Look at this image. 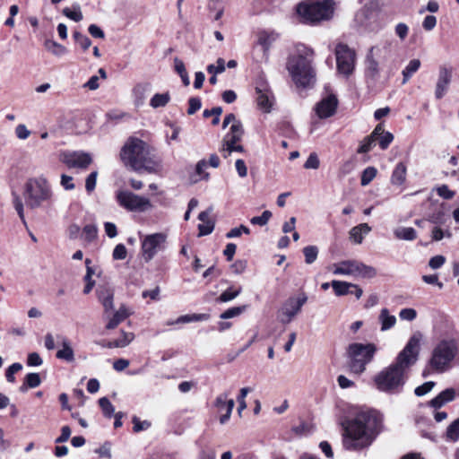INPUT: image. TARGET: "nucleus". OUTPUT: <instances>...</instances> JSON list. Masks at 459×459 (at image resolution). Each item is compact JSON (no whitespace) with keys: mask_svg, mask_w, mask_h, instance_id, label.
Segmentation results:
<instances>
[{"mask_svg":"<svg viewBox=\"0 0 459 459\" xmlns=\"http://www.w3.org/2000/svg\"><path fill=\"white\" fill-rule=\"evenodd\" d=\"M319 159L316 153H311L307 159L304 168L307 169H316L319 167Z\"/></svg>","mask_w":459,"mask_h":459,"instance_id":"338daca9","label":"nucleus"},{"mask_svg":"<svg viewBox=\"0 0 459 459\" xmlns=\"http://www.w3.org/2000/svg\"><path fill=\"white\" fill-rule=\"evenodd\" d=\"M126 248L123 244H118L113 250V258L116 260H123L126 256Z\"/></svg>","mask_w":459,"mask_h":459,"instance_id":"774afa93","label":"nucleus"},{"mask_svg":"<svg viewBox=\"0 0 459 459\" xmlns=\"http://www.w3.org/2000/svg\"><path fill=\"white\" fill-rule=\"evenodd\" d=\"M117 200L121 207L130 212H145L152 207L148 198L126 190L118 191Z\"/></svg>","mask_w":459,"mask_h":459,"instance_id":"9d476101","label":"nucleus"},{"mask_svg":"<svg viewBox=\"0 0 459 459\" xmlns=\"http://www.w3.org/2000/svg\"><path fill=\"white\" fill-rule=\"evenodd\" d=\"M275 36L273 33H269L266 31H261L258 34V39H257V45L261 47L262 49V56L260 58V61H267L268 60V52L269 49L273 44V42L275 40Z\"/></svg>","mask_w":459,"mask_h":459,"instance_id":"4be33fe9","label":"nucleus"},{"mask_svg":"<svg viewBox=\"0 0 459 459\" xmlns=\"http://www.w3.org/2000/svg\"><path fill=\"white\" fill-rule=\"evenodd\" d=\"M396 238L411 241L417 238L416 230L411 227H398L394 230Z\"/></svg>","mask_w":459,"mask_h":459,"instance_id":"7c9ffc66","label":"nucleus"},{"mask_svg":"<svg viewBox=\"0 0 459 459\" xmlns=\"http://www.w3.org/2000/svg\"><path fill=\"white\" fill-rule=\"evenodd\" d=\"M170 96L168 92L162 94L157 93L152 98L150 105L154 108L164 107L168 104Z\"/></svg>","mask_w":459,"mask_h":459,"instance_id":"e433bc0d","label":"nucleus"},{"mask_svg":"<svg viewBox=\"0 0 459 459\" xmlns=\"http://www.w3.org/2000/svg\"><path fill=\"white\" fill-rule=\"evenodd\" d=\"M331 285L337 296H342L350 293L352 283L334 280Z\"/></svg>","mask_w":459,"mask_h":459,"instance_id":"c9c22d12","label":"nucleus"},{"mask_svg":"<svg viewBox=\"0 0 459 459\" xmlns=\"http://www.w3.org/2000/svg\"><path fill=\"white\" fill-rule=\"evenodd\" d=\"M399 316L402 320L413 321L417 316V312L414 308H403Z\"/></svg>","mask_w":459,"mask_h":459,"instance_id":"69168bd1","label":"nucleus"},{"mask_svg":"<svg viewBox=\"0 0 459 459\" xmlns=\"http://www.w3.org/2000/svg\"><path fill=\"white\" fill-rule=\"evenodd\" d=\"M377 170L374 167L366 168L361 174L360 184L363 186H368L377 176Z\"/></svg>","mask_w":459,"mask_h":459,"instance_id":"4c0bfd02","label":"nucleus"},{"mask_svg":"<svg viewBox=\"0 0 459 459\" xmlns=\"http://www.w3.org/2000/svg\"><path fill=\"white\" fill-rule=\"evenodd\" d=\"M357 260H343L330 265L329 270L334 275H351L355 277Z\"/></svg>","mask_w":459,"mask_h":459,"instance_id":"6ab92c4d","label":"nucleus"},{"mask_svg":"<svg viewBox=\"0 0 459 459\" xmlns=\"http://www.w3.org/2000/svg\"><path fill=\"white\" fill-rule=\"evenodd\" d=\"M250 391L251 389L249 387H243L239 391V394L237 398V401L238 403V411L239 414H241L242 411H244L247 406L246 403V397Z\"/></svg>","mask_w":459,"mask_h":459,"instance_id":"de8ad7c7","label":"nucleus"},{"mask_svg":"<svg viewBox=\"0 0 459 459\" xmlns=\"http://www.w3.org/2000/svg\"><path fill=\"white\" fill-rule=\"evenodd\" d=\"M57 338L60 341L61 348L56 351V357L66 362H73L74 360V351L70 340L62 335Z\"/></svg>","mask_w":459,"mask_h":459,"instance_id":"412c9836","label":"nucleus"},{"mask_svg":"<svg viewBox=\"0 0 459 459\" xmlns=\"http://www.w3.org/2000/svg\"><path fill=\"white\" fill-rule=\"evenodd\" d=\"M97 177L98 171H92L85 179V189L89 194L91 193L96 187Z\"/></svg>","mask_w":459,"mask_h":459,"instance_id":"864d4df0","label":"nucleus"},{"mask_svg":"<svg viewBox=\"0 0 459 459\" xmlns=\"http://www.w3.org/2000/svg\"><path fill=\"white\" fill-rule=\"evenodd\" d=\"M420 59H412L409 62L406 67L403 70V84H405L409 79L419 70L420 67Z\"/></svg>","mask_w":459,"mask_h":459,"instance_id":"2f4dec72","label":"nucleus"},{"mask_svg":"<svg viewBox=\"0 0 459 459\" xmlns=\"http://www.w3.org/2000/svg\"><path fill=\"white\" fill-rule=\"evenodd\" d=\"M98 235V229L93 224H88L83 227L82 229V237L85 238L86 241L91 242L97 238Z\"/></svg>","mask_w":459,"mask_h":459,"instance_id":"37998d69","label":"nucleus"},{"mask_svg":"<svg viewBox=\"0 0 459 459\" xmlns=\"http://www.w3.org/2000/svg\"><path fill=\"white\" fill-rule=\"evenodd\" d=\"M446 437L454 442L459 439V418L448 426L446 429Z\"/></svg>","mask_w":459,"mask_h":459,"instance_id":"ea45409f","label":"nucleus"},{"mask_svg":"<svg viewBox=\"0 0 459 459\" xmlns=\"http://www.w3.org/2000/svg\"><path fill=\"white\" fill-rule=\"evenodd\" d=\"M313 54L312 49L299 46L297 48V54L289 58L287 68L297 85L307 87L312 83L315 77L311 65Z\"/></svg>","mask_w":459,"mask_h":459,"instance_id":"39448f33","label":"nucleus"},{"mask_svg":"<svg viewBox=\"0 0 459 459\" xmlns=\"http://www.w3.org/2000/svg\"><path fill=\"white\" fill-rule=\"evenodd\" d=\"M459 358V335L441 338L432 348L428 365L438 374L450 370Z\"/></svg>","mask_w":459,"mask_h":459,"instance_id":"20e7f679","label":"nucleus"},{"mask_svg":"<svg viewBox=\"0 0 459 459\" xmlns=\"http://www.w3.org/2000/svg\"><path fill=\"white\" fill-rule=\"evenodd\" d=\"M134 431L140 432L148 429L151 427V422L148 420L141 421L136 416L133 417Z\"/></svg>","mask_w":459,"mask_h":459,"instance_id":"0e129e2a","label":"nucleus"},{"mask_svg":"<svg viewBox=\"0 0 459 459\" xmlns=\"http://www.w3.org/2000/svg\"><path fill=\"white\" fill-rule=\"evenodd\" d=\"M166 240L167 234L163 232L149 234L143 237L141 250L146 263L150 262L160 250L164 248Z\"/></svg>","mask_w":459,"mask_h":459,"instance_id":"9b49d317","label":"nucleus"},{"mask_svg":"<svg viewBox=\"0 0 459 459\" xmlns=\"http://www.w3.org/2000/svg\"><path fill=\"white\" fill-rule=\"evenodd\" d=\"M434 385H435V383L432 381L425 382L423 385L415 388L414 394L417 396L425 395L426 394H428L429 392H430L432 390Z\"/></svg>","mask_w":459,"mask_h":459,"instance_id":"680f3d73","label":"nucleus"},{"mask_svg":"<svg viewBox=\"0 0 459 459\" xmlns=\"http://www.w3.org/2000/svg\"><path fill=\"white\" fill-rule=\"evenodd\" d=\"M376 351L377 347L373 343L354 342L350 344L347 348L350 370L358 375L364 372L366 365L372 360Z\"/></svg>","mask_w":459,"mask_h":459,"instance_id":"6e6552de","label":"nucleus"},{"mask_svg":"<svg viewBox=\"0 0 459 459\" xmlns=\"http://www.w3.org/2000/svg\"><path fill=\"white\" fill-rule=\"evenodd\" d=\"M134 339V334L131 332H126L121 330L120 337L117 339L109 342L106 347L107 348H124L131 343V342Z\"/></svg>","mask_w":459,"mask_h":459,"instance_id":"bb28decb","label":"nucleus"},{"mask_svg":"<svg viewBox=\"0 0 459 459\" xmlns=\"http://www.w3.org/2000/svg\"><path fill=\"white\" fill-rule=\"evenodd\" d=\"M120 156L123 162L135 171L156 173L160 167V162L151 157L148 144L139 138H129L122 148Z\"/></svg>","mask_w":459,"mask_h":459,"instance_id":"7ed1b4c3","label":"nucleus"},{"mask_svg":"<svg viewBox=\"0 0 459 459\" xmlns=\"http://www.w3.org/2000/svg\"><path fill=\"white\" fill-rule=\"evenodd\" d=\"M271 217H272V212L270 211H264L260 216L253 217L250 220V222L253 225L264 226L268 223Z\"/></svg>","mask_w":459,"mask_h":459,"instance_id":"8fccbe9b","label":"nucleus"},{"mask_svg":"<svg viewBox=\"0 0 459 459\" xmlns=\"http://www.w3.org/2000/svg\"><path fill=\"white\" fill-rule=\"evenodd\" d=\"M377 275V269L373 266L367 265L357 260L355 277L374 278Z\"/></svg>","mask_w":459,"mask_h":459,"instance_id":"c756f323","label":"nucleus"},{"mask_svg":"<svg viewBox=\"0 0 459 459\" xmlns=\"http://www.w3.org/2000/svg\"><path fill=\"white\" fill-rule=\"evenodd\" d=\"M45 48L56 57H62L68 53V49L52 39H47L44 42Z\"/></svg>","mask_w":459,"mask_h":459,"instance_id":"cd10ccee","label":"nucleus"},{"mask_svg":"<svg viewBox=\"0 0 459 459\" xmlns=\"http://www.w3.org/2000/svg\"><path fill=\"white\" fill-rule=\"evenodd\" d=\"M73 37L76 44H78L84 51H86L91 45V39L86 35L79 31H74L73 33Z\"/></svg>","mask_w":459,"mask_h":459,"instance_id":"a19ab883","label":"nucleus"},{"mask_svg":"<svg viewBox=\"0 0 459 459\" xmlns=\"http://www.w3.org/2000/svg\"><path fill=\"white\" fill-rule=\"evenodd\" d=\"M376 142V140H374L371 136H367L366 138H364V140L361 142L359 149H358V153H367L371 149H372V146L374 144V143Z\"/></svg>","mask_w":459,"mask_h":459,"instance_id":"4d7b16f0","label":"nucleus"},{"mask_svg":"<svg viewBox=\"0 0 459 459\" xmlns=\"http://www.w3.org/2000/svg\"><path fill=\"white\" fill-rule=\"evenodd\" d=\"M436 190L437 195L446 200H450L455 195V191L450 190L446 185H442L437 187Z\"/></svg>","mask_w":459,"mask_h":459,"instance_id":"bf43d9fd","label":"nucleus"},{"mask_svg":"<svg viewBox=\"0 0 459 459\" xmlns=\"http://www.w3.org/2000/svg\"><path fill=\"white\" fill-rule=\"evenodd\" d=\"M40 377L38 373H29L25 377V382L21 386V391L25 392L27 391L28 387L30 388H35L40 385Z\"/></svg>","mask_w":459,"mask_h":459,"instance_id":"f704fd0d","label":"nucleus"},{"mask_svg":"<svg viewBox=\"0 0 459 459\" xmlns=\"http://www.w3.org/2000/svg\"><path fill=\"white\" fill-rule=\"evenodd\" d=\"M394 135L389 132H385L383 134L378 135L377 141L382 150H385L389 144L393 142Z\"/></svg>","mask_w":459,"mask_h":459,"instance_id":"5fc2aeb1","label":"nucleus"},{"mask_svg":"<svg viewBox=\"0 0 459 459\" xmlns=\"http://www.w3.org/2000/svg\"><path fill=\"white\" fill-rule=\"evenodd\" d=\"M63 13L67 18H69L74 22H80L82 20V13L78 5L74 6L73 9H70L68 7L65 8L63 10Z\"/></svg>","mask_w":459,"mask_h":459,"instance_id":"c03bdc74","label":"nucleus"},{"mask_svg":"<svg viewBox=\"0 0 459 459\" xmlns=\"http://www.w3.org/2000/svg\"><path fill=\"white\" fill-rule=\"evenodd\" d=\"M337 71L344 76L352 74L355 66V52L347 45L338 44L335 48Z\"/></svg>","mask_w":459,"mask_h":459,"instance_id":"f8f14e48","label":"nucleus"},{"mask_svg":"<svg viewBox=\"0 0 459 459\" xmlns=\"http://www.w3.org/2000/svg\"><path fill=\"white\" fill-rule=\"evenodd\" d=\"M61 160L73 169H87L92 162L90 153L84 152H65L62 153Z\"/></svg>","mask_w":459,"mask_h":459,"instance_id":"ddd939ff","label":"nucleus"},{"mask_svg":"<svg viewBox=\"0 0 459 459\" xmlns=\"http://www.w3.org/2000/svg\"><path fill=\"white\" fill-rule=\"evenodd\" d=\"M96 293L98 300L103 307V313L112 312L114 309V290L108 285H102L98 287Z\"/></svg>","mask_w":459,"mask_h":459,"instance_id":"a211bd4d","label":"nucleus"},{"mask_svg":"<svg viewBox=\"0 0 459 459\" xmlns=\"http://www.w3.org/2000/svg\"><path fill=\"white\" fill-rule=\"evenodd\" d=\"M338 106V100L335 95L329 94L324 97L315 108L319 118H327L335 114Z\"/></svg>","mask_w":459,"mask_h":459,"instance_id":"4468645a","label":"nucleus"},{"mask_svg":"<svg viewBox=\"0 0 459 459\" xmlns=\"http://www.w3.org/2000/svg\"><path fill=\"white\" fill-rule=\"evenodd\" d=\"M380 51L378 48H371L367 57L368 71L371 75L378 74V63L375 60L374 56Z\"/></svg>","mask_w":459,"mask_h":459,"instance_id":"473e14b6","label":"nucleus"},{"mask_svg":"<svg viewBox=\"0 0 459 459\" xmlns=\"http://www.w3.org/2000/svg\"><path fill=\"white\" fill-rule=\"evenodd\" d=\"M228 396L229 394L227 393H223L219 394L214 401V406L219 412L225 411V413L221 414L220 417V423L222 425L230 419L232 410L235 406L234 400L229 399Z\"/></svg>","mask_w":459,"mask_h":459,"instance_id":"dca6fc26","label":"nucleus"},{"mask_svg":"<svg viewBox=\"0 0 459 459\" xmlns=\"http://www.w3.org/2000/svg\"><path fill=\"white\" fill-rule=\"evenodd\" d=\"M247 308V306L233 307L221 314V319H229L240 316Z\"/></svg>","mask_w":459,"mask_h":459,"instance_id":"79ce46f5","label":"nucleus"},{"mask_svg":"<svg viewBox=\"0 0 459 459\" xmlns=\"http://www.w3.org/2000/svg\"><path fill=\"white\" fill-rule=\"evenodd\" d=\"M307 296L300 293L298 297H290L284 301L278 310L277 318L282 324H289L300 312L301 307L307 302Z\"/></svg>","mask_w":459,"mask_h":459,"instance_id":"1a4fd4ad","label":"nucleus"},{"mask_svg":"<svg viewBox=\"0 0 459 459\" xmlns=\"http://www.w3.org/2000/svg\"><path fill=\"white\" fill-rule=\"evenodd\" d=\"M456 396V392L454 388H447L442 391L438 395L433 398L429 404L435 409L441 408L446 403L453 401Z\"/></svg>","mask_w":459,"mask_h":459,"instance_id":"5701e85b","label":"nucleus"},{"mask_svg":"<svg viewBox=\"0 0 459 459\" xmlns=\"http://www.w3.org/2000/svg\"><path fill=\"white\" fill-rule=\"evenodd\" d=\"M225 71V61L222 58H218L216 65H209L207 66V72L212 74H221Z\"/></svg>","mask_w":459,"mask_h":459,"instance_id":"3c124183","label":"nucleus"},{"mask_svg":"<svg viewBox=\"0 0 459 459\" xmlns=\"http://www.w3.org/2000/svg\"><path fill=\"white\" fill-rule=\"evenodd\" d=\"M305 262L307 264H313L318 255V248L316 246H307L303 248Z\"/></svg>","mask_w":459,"mask_h":459,"instance_id":"58836bf2","label":"nucleus"},{"mask_svg":"<svg viewBox=\"0 0 459 459\" xmlns=\"http://www.w3.org/2000/svg\"><path fill=\"white\" fill-rule=\"evenodd\" d=\"M214 229V222L212 221H207L198 225L199 236H206L212 232Z\"/></svg>","mask_w":459,"mask_h":459,"instance_id":"052dcab7","label":"nucleus"},{"mask_svg":"<svg viewBox=\"0 0 459 459\" xmlns=\"http://www.w3.org/2000/svg\"><path fill=\"white\" fill-rule=\"evenodd\" d=\"M406 171H407V169H406V166L404 165V163L399 162L395 166V168L392 173L391 183L393 185H396V186L403 185L406 179Z\"/></svg>","mask_w":459,"mask_h":459,"instance_id":"c85d7f7f","label":"nucleus"},{"mask_svg":"<svg viewBox=\"0 0 459 459\" xmlns=\"http://www.w3.org/2000/svg\"><path fill=\"white\" fill-rule=\"evenodd\" d=\"M445 237L451 238L452 237L451 232L449 230L445 231L439 227L433 228L432 234H431L432 240L439 241Z\"/></svg>","mask_w":459,"mask_h":459,"instance_id":"13d9d810","label":"nucleus"},{"mask_svg":"<svg viewBox=\"0 0 459 459\" xmlns=\"http://www.w3.org/2000/svg\"><path fill=\"white\" fill-rule=\"evenodd\" d=\"M342 444L347 451L359 452L369 447L383 429L382 415L362 410L342 423Z\"/></svg>","mask_w":459,"mask_h":459,"instance_id":"f257e3e1","label":"nucleus"},{"mask_svg":"<svg viewBox=\"0 0 459 459\" xmlns=\"http://www.w3.org/2000/svg\"><path fill=\"white\" fill-rule=\"evenodd\" d=\"M233 152H243L244 147L237 143L230 144V146H221V152L224 158H228Z\"/></svg>","mask_w":459,"mask_h":459,"instance_id":"603ef678","label":"nucleus"},{"mask_svg":"<svg viewBox=\"0 0 459 459\" xmlns=\"http://www.w3.org/2000/svg\"><path fill=\"white\" fill-rule=\"evenodd\" d=\"M23 197L26 205L30 209L50 204L53 201L51 185L44 177L30 178L24 185Z\"/></svg>","mask_w":459,"mask_h":459,"instance_id":"423d86ee","label":"nucleus"},{"mask_svg":"<svg viewBox=\"0 0 459 459\" xmlns=\"http://www.w3.org/2000/svg\"><path fill=\"white\" fill-rule=\"evenodd\" d=\"M381 331L385 332L393 328L396 324V317L390 314L387 308H382L378 316Z\"/></svg>","mask_w":459,"mask_h":459,"instance_id":"a878e982","label":"nucleus"},{"mask_svg":"<svg viewBox=\"0 0 459 459\" xmlns=\"http://www.w3.org/2000/svg\"><path fill=\"white\" fill-rule=\"evenodd\" d=\"M333 0L302 2L297 6V12L304 22L313 24L329 20L333 14Z\"/></svg>","mask_w":459,"mask_h":459,"instance_id":"0eeeda50","label":"nucleus"},{"mask_svg":"<svg viewBox=\"0 0 459 459\" xmlns=\"http://www.w3.org/2000/svg\"><path fill=\"white\" fill-rule=\"evenodd\" d=\"M243 134L244 130L241 122H235L231 125L230 131L223 137L221 146H230V144L240 142Z\"/></svg>","mask_w":459,"mask_h":459,"instance_id":"aec40b11","label":"nucleus"},{"mask_svg":"<svg viewBox=\"0 0 459 459\" xmlns=\"http://www.w3.org/2000/svg\"><path fill=\"white\" fill-rule=\"evenodd\" d=\"M221 113H222V108L221 107H215V108H212V109L204 110L203 115L204 117H209L211 116H213L212 124L213 126H216L220 123V117H221Z\"/></svg>","mask_w":459,"mask_h":459,"instance_id":"49530a36","label":"nucleus"},{"mask_svg":"<svg viewBox=\"0 0 459 459\" xmlns=\"http://www.w3.org/2000/svg\"><path fill=\"white\" fill-rule=\"evenodd\" d=\"M256 101L259 108L264 112H270L273 105V95L270 91L256 87Z\"/></svg>","mask_w":459,"mask_h":459,"instance_id":"b1692460","label":"nucleus"},{"mask_svg":"<svg viewBox=\"0 0 459 459\" xmlns=\"http://www.w3.org/2000/svg\"><path fill=\"white\" fill-rule=\"evenodd\" d=\"M13 204L14 209L17 212L22 223L24 225H26V220H25V216H24V207H23V203H22L21 197L17 195H14Z\"/></svg>","mask_w":459,"mask_h":459,"instance_id":"09e8293b","label":"nucleus"},{"mask_svg":"<svg viewBox=\"0 0 459 459\" xmlns=\"http://www.w3.org/2000/svg\"><path fill=\"white\" fill-rule=\"evenodd\" d=\"M452 79V68L446 65L439 67L438 78L435 89V96L437 100L444 97L448 90Z\"/></svg>","mask_w":459,"mask_h":459,"instance_id":"f3484780","label":"nucleus"},{"mask_svg":"<svg viewBox=\"0 0 459 459\" xmlns=\"http://www.w3.org/2000/svg\"><path fill=\"white\" fill-rule=\"evenodd\" d=\"M421 337L419 332L413 333L399 352L395 361L376 375L374 382L379 391L396 394L402 390L405 384L407 370L418 359Z\"/></svg>","mask_w":459,"mask_h":459,"instance_id":"f03ea898","label":"nucleus"},{"mask_svg":"<svg viewBox=\"0 0 459 459\" xmlns=\"http://www.w3.org/2000/svg\"><path fill=\"white\" fill-rule=\"evenodd\" d=\"M370 231L371 227L368 223H360L350 230V238L356 244H361L364 235L368 234Z\"/></svg>","mask_w":459,"mask_h":459,"instance_id":"393cba45","label":"nucleus"},{"mask_svg":"<svg viewBox=\"0 0 459 459\" xmlns=\"http://www.w3.org/2000/svg\"><path fill=\"white\" fill-rule=\"evenodd\" d=\"M131 315L132 311L126 305H121L113 314L111 312L103 313L102 318L107 321L106 329L112 330Z\"/></svg>","mask_w":459,"mask_h":459,"instance_id":"2eb2a0df","label":"nucleus"},{"mask_svg":"<svg viewBox=\"0 0 459 459\" xmlns=\"http://www.w3.org/2000/svg\"><path fill=\"white\" fill-rule=\"evenodd\" d=\"M22 368V365L20 363L12 364L6 370L5 377H6L7 381L11 382V383L14 382L15 377L13 375L15 373H17L18 371H20Z\"/></svg>","mask_w":459,"mask_h":459,"instance_id":"e2e57ef3","label":"nucleus"},{"mask_svg":"<svg viewBox=\"0 0 459 459\" xmlns=\"http://www.w3.org/2000/svg\"><path fill=\"white\" fill-rule=\"evenodd\" d=\"M242 233L248 235L250 233V230L245 225H240L239 227H236L231 229L227 234L226 237L228 238H238Z\"/></svg>","mask_w":459,"mask_h":459,"instance_id":"6e6d98bb","label":"nucleus"},{"mask_svg":"<svg viewBox=\"0 0 459 459\" xmlns=\"http://www.w3.org/2000/svg\"><path fill=\"white\" fill-rule=\"evenodd\" d=\"M242 291V288L230 287L223 291L217 299L218 302L226 303L236 299Z\"/></svg>","mask_w":459,"mask_h":459,"instance_id":"72a5a7b5","label":"nucleus"},{"mask_svg":"<svg viewBox=\"0 0 459 459\" xmlns=\"http://www.w3.org/2000/svg\"><path fill=\"white\" fill-rule=\"evenodd\" d=\"M99 404L105 416L110 418L114 412L115 408L107 397H102L99 400Z\"/></svg>","mask_w":459,"mask_h":459,"instance_id":"a18cd8bd","label":"nucleus"}]
</instances>
